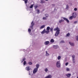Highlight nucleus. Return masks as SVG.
<instances>
[{
    "mask_svg": "<svg viewBox=\"0 0 78 78\" xmlns=\"http://www.w3.org/2000/svg\"><path fill=\"white\" fill-rule=\"evenodd\" d=\"M24 1V2L25 4H27V3H28V0H25Z\"/></svg>",
    "mask_w": 78,
    "mask_h": 78,
    "instance_id": "nucleus-26",
    "label": "nucleus"
},
{
    "mask_svg": "<svg viewBox=\"0 0 78 78\" xmlns=\"http://www.w3.org/2000/svg\"><path fill=\"white\" fill-rule=\"evenodd\" d=\"M78 23V22L77 21H74V24H76V23Z\"/></svg>",
    "mask_w": 78,
    "mask_h": 78,
    "instance_id": "nucleus-41",
    "label": "nucleus"
},
{
    "mask_svg": "<svg viewBox=\"0 0 78 78\" xmlns=\"http://www.w3.org/2000/svg\"><path fill=\"white\" fill-rule=\"evenodd\" d=\"M64 21V20H60L59 21V23H61L62 22H63Z\"/></svg>",
    "mask_w": 78,
    "mask_h": 78,
    "instance_id": "nucleus-24",
    "label": "nucleus"
},
{
    "mask_svg": "<svg viewBox=\"0 0 78 78\" xmlns=\"http://www.w3.org/2000/svg\"><path fill=\"white\" fill-rule=\"evenodd\" d=\"M26 64H27V62H26V61H24L23 63V65L24 66V65H25Z\"/></svg>",
    "mask_w": 78,
    "mask_h": 78,
    "instance_id": "nucleus-35",
    "label": "nucleus"
},
{
    "mask_svg": "<svg viewBox=\"0 0 78 78\" xmlns=\"http://www.w3.org/2000/svg\"><path fill=\"white\" fill-rule=\"evenodd\" d=\"M36 69H38V68H39V65L38 64H37L36 65Z\"/></svg>",
    "mask_w": 78,
    "mask_h": 78,
    "instance_id": "nucleus-20",
    "label": "nucleus"
},
{
    "mask_svg": "<svg viewBox=\"0 0 78 78\" xmlns=\"http://www.w3.org/2000/svg\"><path fill=\"white\" fill-rule=\"evenodd\" d=\"M35 7V9H36V8H37V5H35L34 6Z\"/></svg>",
    "mask_w": 78,
    "mask_h": 78,
    "instance_id": "nucleus-40",
    "label": "nucleus"
},
{
    "mask_svg": "<svg viewBox=\"0 0 78 78\" xmlns=\"http://www.w3.org/2000/svg\"><path fill=\"white\" fill-rule=\"evenodd\" d=\"M26 70H27V71H29L30 70V66H27L26 68Z\"/></svg>",
    "mask_w": 78,
    "mask_h": 78,
    "instance_id": "nucleus-14",
    "label": "nucleus"
},
{
    "mask_svg": "<svg viewBox=\"0 0 78 78\" xmlns=\"http://www.w3.org/2000/svg\"><path fill=\"white\" fill-rule=\"evenodd\" d=\"M34 21H33L31 23V25L30 26V29L33 30V27L34 25Z\"/></svg>",
    "mask_w": 78,
    "mask_h": 78,
    "instance_id": "nucleus-2",
    "label": "nucleus"
},
{
    "mask_svg": "<svg viewBox=\"0 0 78 78\" xmlns=\"http://www.w3.org/2000/svg\"><path fill=\"white\" fill-rule=\"evenodd\" d=\"M45 31H46L45 30V29H44L42 32H41V34H45Z\"/></svg>",
    "mask_w": 78,
    "mask_h": 78,
    "instance_id": "nucleus-16",
    "label": "nucleus"
},
{
    "mask_svg": "<svg viewBox=\"0 0 78 78\" xmlns=\"http://www.w3.org/2000/svg\"><path fill=\"white\" fill-rule=\"evenodd\" d=\"M69 43L71 46H72V47H74V46H75V44H74V43L70 42H69Z\"/></svg>",
    "mask_w": 78,
    "mask_h": 78,
    "instance_id": "nucleus-8",
    "label": "nucleus"
},
{
    "mask_svg": "<svg viewBox=\"0 0 78 78\" xmlns=\"http://www.w3.org/2000/svg\"><path fill=\"white\" fill-rule=\"evenodd\" d=\"M66 9H69V5H66Z\"/></svg>",
    "mask_w": 78,
    "mask_h": 78,
    "instance_id": "nucleus-22",
    "label": "nucleus"
},
{
    "mask_svg": "<svg viewBox=\"0 0 78 78\" xmlns=\"http://www.w3.org/2000/svg\"><path fill=\"white\" fill-rule=\"evenodd\" d=\"M44 3V0H41V2H40L41 3Z\"/></svg>",
    "mask_w": 78,
    "mask_h": 78,
    "instance_id": "nucleus-34",
    "label": "nucleus"
},
{
    "mask_svg": "<svg viewBox=\"0 0 78 78\" xmlns=\"http://www.w3.org/2000/svg\"><path fill=\"white\" fill-rule=\"evenodd\" d=\"M76 40L77 41H78V36H76Z\"/></svg>",
    "mask_w": 78,
    "mask_h": 78,
    "instance_id": "nucleus-32",
    "label": "nucleus"
},
{
    "mask_svg": "<svg viewBox=\"0 0 78 78\" xmlns=\"http://www.w3.org/2000/svg\"><path fill=\"white\" fill-rule=\"evenodd\" d=\"M37 12H37V14H39V10L37 9Z\"/></svg>",
    "mask_w": 78,
    "mask_h": 78,
    "instance_id": "nucleus-39",
    "label": "nucleus"
},
{
    "mask_svg": "<svg viewBox=\"0 0 78 78\" xmlns=\"http://www.w3.org/2000/svg\"><path fill=\"white\" fill-rule=\"evenodd\" d=\"M45 27V25H43L42 26H41V27H40V28L41 29L42 28H44Z\"/></svg>",
    "mask_w": 78,
    "mask_h": 78,
    "instance_id": "nucleus-21",
    "label": "nucleus"
},
{
    "mask_svg": "<svg viewBox=\"0 0 78 78\" xmlns=\"http://www.w3.org/2000/svg\"><path fill=\"white\" fill-rule=\"evenodd\" d=\"M37 70H38V69H37V68H34L33 71V73L34 74H35L37 72Z\"/></svg>",
    "mask_w": 78,
    "mask_h": 78,
    "instance_id": "nucleus-6",
    "label": "nucleus"
},
{
    "mask_svg": "<svg viewBox=\"0 0 78 78\" xmlns=\"http://www.w3.org/2000/svg\"><path fill=\"white\" fill-rule=\"evenodd\" d=\"M29 75H31V74H30V72H29Z\"/></svg>",
    "mask_w": 78,
    "mask_h": 78,
    "instance_id": "nucleus-47",
    "label": "nucleus"
},
{
    "mask_svg": "<svg viewBox=\"0 0 78 78\" xmlns=\"http://www.w3.org/2000/svg\"><path fill=\"white\" fill-rule=\"evenodd\" d=\"M50 29V31H51V33H52V34H53V28H51Z\"/></svg>",
    "mask_w": 78,
    "mask_h": 78,
    "instance_id": "nucleus-17",
    "label": "nucleus"
},
{
    "mask_svg": "<svg viewBox=\"0 0 78 78\" xmlns=\"http://www.w3.org/2000/svg\"><path fill=\"white\" fill-rule=\"evenodd\" d=\"M52 77L51 75H48L46 76L45 78H51Z\"/></svg>",
    "mask_w": 78,
    "mask_h": 78,
    "instance_id": "nucleus-15",
    "label": "nucleus"
},
{
    "mask_svg": "<svg viewBox=\"0 0 78 78\" xmlns=\"http://www.w3.org/2000/svg\"><path fill=\"white\" fill-rule=\"evenodd\" d=\"M55 42V41H54V40L53 39H51L50 41V42L51 43H53Z\"/></svg>",
    "mask_w": 78,
    "mask_h": 78,
    "instance_id": "nucleus-19",
    "label": "nucleus"
},
{
    "mask_svg": "<svg viewBox=\"0 0 78 78\" xmlns=\"http://www.w3.org/2000/svg\"><path fill=\"white\" fill-rule=\"evenodd\" d=\"M54 31H56L55 34V36H58V34H59L60 33V29L58 27H57L56 28H55L54 30Z\"/></svg>",
    "mask_w": 78,
    "mask_h": 78,
    "instance_id": "nucleus-1",
    "label": "nucleus"
},
{
    "mask_svg": "<svg viewBox=\"0 0 78 78\" xmlns=\"http://www.w3.org/2000/svg\"><path fill=\"white\" fill-rule=\"evenodd\" d=\"M29 64L30 65H32V64H33V63H32L31 62H29Z\"/></svg>",
    "mask_w": 78,
    "mask_h": 78,
    "instance_id": "nucleus-36",
    "label": "nucleus"
},
{
    "mask_svg": "<svg viewBox=\"0 0 78 78\" xmlns=\"http://www.w3.org/2000/svg\"><path fill=\"white\" fill-rule=\"evenodd\" d=\"M45 1H46L47 2H48V0H45Z\"/></svg>",
    "mask_w": 78,
    "mask_h": 78,
    "instance_id": "nucleus-46",
    "label": "nucleus"
},
{
    "mask_svg": "<svg viewBox=\"0 0 78 78\" xmlns=\"http://www.w3.org/2000/svg\"><path fill=\"white\" fill-rule=\"evenodd\" d=\"M61 56H58L57 58H58V60H59V59H61Z\"/></svg>",
    "mask_w": 78,
    "mask_h": 78,
    "instance_id": "nucleus-28",
    "label": "nucleus"
},
{
    "mask_svg": "<svg viewBox=\"0 0 78 78\" xmlns=\"http://www.w3.org/2000/svg\"><path fill=\"white\" fill-rule=\"evenodd\" d=\"M25 58H24L23 59V61L22 62H23V61H25Z\"/></svg>",
    "mask_w": 78,
    "mask_h": 78,
    "instance_id": "nucleus-37",
    "label": "nucleus"
},
{
    "mask_svg": "<svg viewBox=\"0 0 78 78\" xmlns=\"http://www.w3.org/2000/svg\"><path fill=\"white\" fill-rule=\"evenodd\" d=\"M66 76H67V78H70V76H71V74H68L66 75Z\"/></svg>",
    "mask_w": 78,
    "mask_h": 78,
    "instance_id": "nucleus-12",
    "label": "nucleus"
},
{
    "mask_svg": "<svg viewBox=\"0 0 78 78\" xmlns=\"http://www.w3.org/2000/svg\"><path fill=\"white\" fill-rule=\"evenodd\" d=\"M62 18H63L64 20H65L66 21L67 23H69V20H68V19H67L66 18L63 17Z\"/></svg>",
    "mask_w": 78,
    "mask_h": 78,
    "instance_id": "nucleus-10",
    "label": "nucleus"
},
{
    "mask_svg": "<svg viewBox=\"0 0 78 78\" xmlns=\"http://www.w3.org/2000/svg\"><path fill=\"white\" fill-rule=\"evenodd\" d=\"M76 13H73L72 14V16L73 17V18H75L76 17Z\"/></svg>",
    "mask_w": 78,
    "mask_h": 78,
    "instance_id": "nucleus-9",
    "label": "nucleus"
},
{
    "mask_svg": "<svg viewBox=\"0 0 78 78\" xmlns=\"http://www.w3.org/2000/svg\"><path fill=\"white\" fill-rule=\"evenodd\" d=\"M43 20H47V17H43Z\"/></svg>",
    "mask_w": 78,
    "mask_h": 78,
    "instance_id": "nucleus-30",
    "label": "nucleus"
},
{
    "mask_svg": "<svg viewBox=\"0 0 78 78\" xmlns=\"http://www.w3.org/2000/svg\"><path fill=\"white\" fill-rule=\"evenodd\" d=\"M74 10L75 11H77V8H74Z\"/></svg>",
    "mask_w": 78,
    "mask_h": 78,
    "instance_id": "nucleus-44",
    "label": "nucleus"
},
{
    "mask_svg": "<svg viewBox=\"0 0 78 78\" xmlns=\"http://www.w3.org/2000/svg\"><path fill=\"white\" fill-rule=\"evenodd\" d=\"M73 16H71L70 17H69V20H72V19H73Z\"/></svg>",
    "mask_w": 78,
    "mask_h": 78,
    "instance_id": "nucleus-27",
    "label": "nucleus"
},
{
    "mask_svg": "<svg viewBox=\"0 0 78 78\" xmlns=\"http://www.w3.org/2000/svg\"><path fill=\"white\" fill-rule=\"evenodd\" d=\"M50 27H47L46 29V30H46V31H45V33H46V34H48V33H50Z\"/></svg>",
    "mask_w": 78,
    "mask_h": 78,
    "instance_id": "nucleus-3",
    "label": "nucleus"
},
{
    "mask_svg": "<svg viewBox=\"0 0 78 78\" xmlns=\"http://www.w3.org/2000/svg\"><path fill=\"white\" fill-rule=\"evenodd\" d=\"M68 64H69L68 62H66L65 64V65H66V66H67V65H68Z\"/></svg>",
    "mask_w": 78,
    "mask_h": 78,
    "instance_id": "nucleus-43",
    "label": "nucleus"
},
{
    "mask_svg": "<svg viewBox=\"0 0 78 78\" xmlns=\"http://www.w3.org/2000/svg\"><path fill=\"white\" fill-rule=\"evenodd\" d=\"M49 43H50L49 41H46L44 43V44L45 45H48V44H49Z\"/></svg>",
    "mask_w": 78,
    "mask_h": 78,
    "instance_id": "nucleus-13",
    "label": "nucleus"
},
{
    "mask_svg": "<svg viewBox=\"0 0 78 78\" xmlns=\"http://www.w3.org/2000/svg\"><path fill=\"white\" fill-rule=\"evenodd\" d=\"M66 70L67 72H68L69 71H70V69H69V68H66Z\"/></svg>",
    "mask_w": 78,
    "mask_h": 78,
    "instance_id": "nucleus-29",
    "label": "nucleus"
},
{
    "mask_svg": "<svg viewBox=\"0 0 78 78\" xmlns=\"http://www.w3.org/2000/svg\"><path fill=\"white\" fill-rule=\"evenodd\" d=\"M54 10H55V9Z\"/></svg>",
    "mask_w": 78,
    "mask_h": 78,
    "instance_id": "nucleus-49",
    "label": "nucleus"
},
{
    "mask_svg": "<svg viewBox=\"0 0 78 78\" xmlns=\"http://www.w3.org/2000/svg\"><path fill=\"white\" fill-rule=\"evenodd\" d=\"M77 78H78V76L77 77Z\"/></svg>",
    "mask_w": 78,
    "mask_h": 78,
    "instance_id": "nucleus-48",
    "label": "nucleus"
},
{
    "mask_svg": "<svg viewBox=\"0 0 78 78\" xmlns=\"http://www.w3.org/2000/svg\"><path fill=\"white\" fill-rule=\"evenodd\" d=\"M65 42H64V40H62L60 41V44H63L64 43H65Z\"/></svg>",
    "mask_w": 78,
    "mask_h": 78,
    "instance_id": "nucleus-25",
    "label": "nucleus"
},
{
    "mask_svg": "<svg viewBox=\"0 0 78 78\" xmlns=\"http://www.w3.org/2000/svg\"><path fill=\"white\" fill-rule=\"evenodd\" d=\"M45 71L46 72H48V69L47 68H46L45 69Z\"/></svg>",
    "mask_w": 78,
    "mask_h": 78,
    "instance_id": "nucleus-38",
    "label": "nucleus"
},
{
    "mask_svg": "<svg viewBox=\"0 0 78 78\" xmlns=\"http://www.w3.org/2000/svg\"><path fill=\"white\" fill-rule=\"evenodd\" d=\"M45 55L47 56H49V55H50V54H48V53L47 51H46V55Z\"/></svg>",
    "mask_w": 78,
    "mask_h": 78,
    "instance_id": "nucleus-18",
    "label": "nucleus"
},
{
    "mask_svg": "<svg viewBox=\"0 0 78 78\" xmlns=\"http://www.w3.org/2000/svg\"><path fill=\"white\" fill-rule=\"evenodd\" d=\"M28 31L29 33H31V30L30 29H29L28 30Z\"/></svg>",
    "mask_w": 78,
    "mask_h": 78,
    "instance_id": "nucleus-33",
    "label": "nucleus"
},
{
    "mask_svg": "<svg viewBox=\"0 0 78 78\" xmlns=\"http://www.w3.org/2000/svg\"><path fill=\"white\" fill-rule=\"evenodd\" d=\"M33 6H34V4H32L30 7V8H32L33 7Z\"/></svg>",
    "mask_w": 78,
    "mask_h": 78,
    "instance_id": "nucleus-31",
    "label": "nucleus"
},
{
    "mask_svg": "<svg viewBox=\"0 0 78 78\" xmlns=\"http://www.w3.org/2000/svg\"><path fill=\"white\" fill-rule=\"evenodd\" d=\"M72 59H73V63H75V55H73V56H72Z\"/></svg>",
    "mask_w": 78,
    "mask_h": 78,
    "instance_id": "nucleus-5",
    "label": "nucleus"
},
{
    "mask_svg": "<svg viewBox=\"0 0 78 78\" xmlns=\"http://www.w3.org/2000/svg\"><path fill=\"white\" fill-rule=\"evenodd\" d=\"M45 16L46 18H47V17H48L49 16V15H48V14H46L45 15Z\"/></svg>",
    "mask_w": 78,
    "mask_h": 78,
    "instance_id": "nucleus-23",
    "label": "nucleus"
},
{
    "mask_svg": "<svg viewBox=\"0 0 78 78\" xmlns=\"http://www.w3.org/2000/svg\"><path fill=\"white\" fill-rule=\"evenodd\" d=\"M66 36L68 37L69 36H70V33H68V34H67Z\"/></svg>",
    "mask_w": 78,
    "mask_h": 78,
    "instance_id": "nucleus-42",
    "label": "nucleus"
},
{
    "mask_svg": "<svg viewBox=\"0 0 78 78\" xmlns=\"http://www.w3.org/2000/svg\"><path fill=\"white\" fill-rule=\"evenodd\" d=\"M53 47L55 49H57V48H59V46L58 45H54Z\"/></svg>",
    "mask_w": 78,
    "mask_h": 78,
    "instance_id": "nucleus-11",
    "label": "nucleus"
},
{
    "mask_svg": "<svg viewBox=\"0 0 78 78\" xmlns=\"http://www.w3.org/2000/svg\"><path fill=\"white\" fill-rule=\"evenodd\" d=\"M56 65L57 67H58V68H59V67H61V63H60V62H57L56 63Z\"/></svg>",
    "mask_w": 78,
    "mask_h": 78,
    "instance_id": "nucleus-4",
    "label": "nucleus"
},
{
    "mask_svg": "<svg viewBox=\"0 0 78 78\" xmlns=\"http://www.w3.org/2000/svg\"><path fill=\"white\" fill-rule=\"evenodd\" d=\"M52 5L53 6H55V4H52Z\"/></svg>",
    "mask_w": 78,
    "mask_h": 78,
    "instance_id": "nucleus-45",
    "label": "nucleus"
},
{
    "mask_svg": "<svg viewBox=\"0 0 78 78\" xmlns=\"http://www.w3.org/2000/svg\"><path fill=\"white\" fill-rule=\"evenodd\" d=\"M37 70H38V69H37V68H34L33 71V73L34 74H35L37 72Z\"/></svg>",
    "mask_w": 78,
    "mask_h": 78,
    "instance_id": "nucleus-7",
    "label": "nucleus"
}]
</instances>
